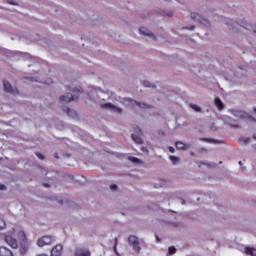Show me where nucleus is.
I'll return each instance as SVG.
<instances>
[{"label": "nucleus", "instance_id": "22", "mask_svg": "<svg viewBox=\"0 0 256 256\" xmlns=\"http://www.w3.org/2000/svg\"><path fill=\"white\" fill-rule=\"evenodd\" d=\"M143 85H144L145 87L151 88V89H155V88H156V86H155L154 84H152L151 82H149L148 80H145V81L143 82Z\"/></svg>", "mask_w": 256, "mask_h": 256}, {"label": "nucleus", "instance_id": "40", "mask_svg": "<svg viewBox=\"0 0 256 256\" xmlns=\"http://www.w3.org/2000/svg\"><path fill=\"white\" fill-rule=\"evenodd\" d=\"M118 243H119V240L117 238H115L114 239V246L117 247Z\"/></svg>", "mask_w": 256, "mask_h": 256}, {"label": "nucleus", "instance_id": "30", "mask_svg": "<svg viewBox=\"0 0 256 256\" xmlns=\"http://www.w3.org/2000/svg\"><path fill=\"white\" fill-rule=\"evenodd\" d=\"M229 127H231L232 129H241V126L237 124H229Z\"/></svg>", "mask_w": 256, "mask_h": 256}, {"label": "nucleus", "instance_id": "13", "mask_svg": "<svg viewBox=\"0 0 256 256\" xmlns=\"http://www.w3.org/2000/svg\"><path fill=\"white\" fill-rule=\"evenodd\" d=\"M63 112L68 115V117H71V119H77V112L71 108H63Z\"/></svg>", "mask_w": 256, "mask_h": 256}, {"label": "nucleus", "instance_id": "4", "mask_svg": "<svg viewBox=\"0 0 256 256\" xmlns=\"http://www.w3.org/2000/svg\"><path fill=\"white\" fill-rule=\"evenodd\" d=\"M18 238L21 241V248H20V253H27L28 249V243H27V235H25L24 231H20L18 233Z\"/></svg>", "mask_w": 256, "mask_h": 256}, {"label": "nucleus", "instance_id": "25", "mask_svg": "<svg viewBox=\"0 0 256 256\" xmlns=\"http://www.w3.org/2000/svg\"><path fill=\"white\" fill-rule=\"evenodd\" d=\"M177 253V248L175 246H170L168 248V255H175Z\"/></svg>", "mask_w": 256, "mask_h": 256}, {"label": "nucleus", "instance_id": "46", "mask_svg": "<svg viewBox=\"0 0 256 256\" xmlns=\"http://www.w3.org/2000/svg\"><path fill=\"white\" fill-rule=\"evenodd\" d=\"M178 227H183V224L182 223H178Z\"/></svg>", "mask_w": 256, "mask_h": 256}, {"label": "nucleus", "instance_id": "26", "mask_svg": "<svg viewBox=\"0 0 256 256\" xmlns=\"http://www.w3.org/2000/svg\"><path fill=\"white\" fill-rule=\"evenodd\" d=\"M136 135H143V130L139 126L134 127Z\"/></svg>", "mask_w": 256, "mask_h": 256}, {"label": "nucleus", "instance_id": "24", "mask_svg": "<svg viewBox=\"0 0 256 256\" xmlns=\"http://www.w3.org/2000/svg\"><path fill=\"white\" fill-rule=\"evenodd\" d=\"M170 161L173 165H178L180 159L177 156H170Z\"/></svg>", "mask_w": 256, "mask_h": 256}, {"label": "nucleus", "instance_id": "29", "mask_svg": "<svg viewBox=\"0 0 256 256\" xmlns=\"http://www.w3.org/2000/svg\"><path fill=\"white\" fill-rule=\"evenodd\" d=\"M36 156L38 157V159H40L41 161H43L45 159V156L39 152H36Z\"/></svg>", "mask_w": 256, "mask_h": 256}, {"label": "nucleus", "instance_id": "1", "mask_svg": "<svg viewBox=\"0 0 256 256\" xmlns=\"http://www.w3.org/2000/svg\"><path fill=\"white\" fill-rule=\"evenodd\" d=\"M139 33H140V35H142V37H143V39H145V41H148V42L157 41V35L145 26H142L139 28Z\"/></svg>", "mask_w": 256, "mask_h": 256}, {"label": "nucleus", "instance_id": "18", "mask_svg": "<svg viewBox=\"0 0 256 256\" xmlns=\"http://www.w3.org/2000/svg\"><path fill=\"white\" fill-rule=\"evenodd\" d=\"M142 135H137V134H131V138L138 144L142 145L143 143V138H141Z\"/></svg>", "mask_w": 256, "mask_h": 256}, {"label": "nucleus", "instance_id": "39", "mask_svg": "<svg viewBox=\"0 0 256 256\" xmlns=\"http://www.w3.org/2000/svg\"><path fill=\"white\" fill-rule=\"evenodd\" d=\"M43 186L46 187L47 189H49V187H51V185L49 183H43Z\"/></svg>", "mask_w": 256, "mask_h": 256}, {"label": "nucleus", "instance_id": "48", "mask_svg": "<svg viewBox=\"0 0 256 256\" xmlns=\"http://www.w3.org/2000/svg\"><path fill=\"white\" fill-rule=\"evenodd\" d=\"M252 137H253V139H255V141H256V134H253V136H252Z\"/></svg>", "mask_w": 256, "mask_h": 256}, {"label": "nucleus", "instance_id": "8", "mask_svg": "<svg viewBox=\"0 0 256 256\" xmlns=\"http://www.w3.org/2000/svg\"><path fill=\"white\" fill-rule=\"evenodd\" d=\"M127 101L131 105H136L140 109H152V107H153V106H151V105H149V104H147L145 102L134 100L133 98H127Z\"/></svg>", "mask_w": 256, "mask_h": 256}, {"label": "nucleus", "instance_id": "20", "mask_svg": "<svg viewBox=\"0 0 256 256\" xmlns=\"http://www.w3.org/2000/svg\"><path fill=\"white\" fill-rule=\"evenodd\" d=\"M238 141L239 143H243V145H247L251 143V138L240 137Z\"/></svg>", "mask_w": 256, "mask_h": 256}, {"label": "nucleus", "instance_id": "36", "mask_svg": "<svg viewBox=\"0 0 256 256\" xmlns=\"http://www.w3.org/2000/svg\"><path fill=\"white\" fill-rule=\"evenodd\" d=\"M42 173L45 175V177H47V175H49V171H47L45 169L42 170Z\"/></svg>", "mask_w": 256, "mask_h": 256}, {"label": "nucleus", "instance_id": "7", "mask_svg": "<svg viewBox=\"0 0 256 256\" xmlns=\"http://www.w3.org/2000/svg\"><path fill=\"white\" fill-rule=\"evenodd\" d=\"M79 99V95H73L70 93H66L65 95L60 96V103H71V101H77Z\"/></svg>", "mask_w": 256, "mask_h": 256}, {"label": "nucleus", "instance_id": "41", "mask_svg": "<svg viewBox=\"0 0 256 256\" xmlns=\"http://www.w3.org/2000/svg\"><path fill=\"white\" fill-rule=\"evenodd\" d=\"M113 251L116 253V255H119V252H117V246L113 247Z\"/></svg>", "mask_w": 256, "mask_h": 256}, {"label": "nucleus", "instance_id": "38", "mask_svg": "<svg viewBox=\"0 0 256 256\" xmlns=\"http://www.w3.org/2000/svg\"><path fill=\"white\" fill-rule=\"evenodd\" d=\"M10 5H18L17 2H14L13 0L8 1Z\"/></svg>", "mask_w": 256, "mask_h": 256}, {"label": "nucleus", "instance_id": "44", "mask_svg": "<svg viewBox=\"0 0 256 256\" xmlns=\"http://www.w3.org/2000/svg\"><path fill=\"white\" fill-rule=\"evenodd\" d=\"M48 179H49V181H53L55 179V177L51 176Z\"/></svg>", "mask_w": 256, "mask_h": 256}, {"label": "nucleus", "instance_id": "32", "mask_svg": "<svg viewBox=\"0 0 256 256\" xmlns=\"http://www.w3.org/2000/svg\"><path fill=\"white\" fill-rule=\"evenodd\" d=\"M184 29H187L188 31H194L195 30V25L186 26V27H184Z\"/></svg>", "mask_w": 256, "mask_h": 256}, {"label": "nucleus", "instance_id": "43", "mask_svg": "<svg viewBox=\"0 0 256 256\" xmlns=\"http://www.w3.org/2000/svg\"><path fill=\"white\" fill-rule=\"evenodd\" d=\"M75 91L76 93H81V90H77V89L72 90L73 93H75Z\"/></svg>", "mask_w": 256, "mask_h": 256}, {"label": "nucleus", "instance_id": "34", "mask_svg": "<svg viewBox=\"0 0 256 256\" xmlns=\"http://www.w3.org/2000/svg\"><path fill=\"white\" fill-rule=\"evenodd\" d=\"M199 153H207V148H200Z\"/></svg>", "mask_w": 256, "mask_h": 256}, {"label": "nucleus", "instance_id": "5", "mask_svg": "<svg viewBox=\"0 0 256 256\" xmlns=\"http://www.w3.org/2000/svg\"><path fill=\"white\" fill-rule=\"evenodd\" d=\"M51 243H55V236H43L37 241L38 247H45V245H51Z\"/></svg>", "mask_w": 256, "mask_h": 256}, {"label": "nucleus", "instance_id": "6", "mask_svg": "<svg viewBox=\"0 0 256 256\" xmlns=\"http://www.w3.org/2000/svg\"><path fill=\"white\" fill-rule=\"evenodd\" d=\"M3 87L6 93H10L11 95H19V90L17 89V87H13V85H11L9 81L3 80Z\"/></svg>", "mask_w": 256, "mask_h": 256}, {"label": "nucleus", "instance_id": "31", "mask_svg": "<svg viewBox=\"0 0 256 256\" xmlns=\"http://www.w3.org/2000/svg\"><path fill=\"white\" fill-rule=\"evenodd\" d=\"M110 189H111V191H117V189H119V187L116 184H111Z\"/></svg>", "mask_w": 256, "mask_h": 256}, {"label": "nucleus", "instance_id": "45", "mask_svg": "<svg viewBox=\"0 0 256 256\" xmlns=\"http://www.w3.org/2000/svg\"><path fill=\"white\" fill-rule=\"evenodd\" d=\"M11 235H15V228L12 229Z\"/></svg>", "mask_w": 256, "mask_h": 256}, {"label": "nucleus", "instance_id": "11", "mask_svg": "<svg viewBox=\"0 0 256 256\" xmlns=\"http://www.w3.org/2000/svg\"><path fill=\"white\" fill-rule=\"evenodd\" d=\"M75 256H91V251H89L87 248H81L78 247L74 250Z\"/></svg>", "mask_w": 256, "mask_h": 256}, {"label": "nucleus", "instance_id": "53", "mask_svg": "<svg viewBox=\"0 0 256 256\" xmlns=\"http://www.w3.org/2000/svg\"><path fill=\"white\" fill-rule=\"evenodd\" d=\"M254 112L256 113V107L253 108Z\"/></svg>", "mask_w": 256, "mask_h": 256}, {"label": "nucleus", "instance_id": "14", "mask_svg": "<svg viewBox=\"0 0 256 256\" xmlns=\"http://www.w3.org/2000/svg\"><path fill=\"white\" fill-rule=\"evenodd\" d=\"M175 147H176V149H178V151H187V149H189V146H187V144H185L181 141H176Z\"/></svg>", "mask_w": 256, "mask_h": 256}, {"label": "nucleus", "instance_id": "52", "mask_svg": "<svg viewBox=\"0 0 256 256\" xmlns=\"http://www.w3.org/2000/svg\"><path fill=\"white\" fill-rule=\"evenodd\" d=\"M182 205H185V200H182Z\"/></svg>", "mask_w": 256, "mask_h": 256}, {"label": "nucleus", "instance_id": "55", "mask_svg": "<svg viewBox=\"0 0 256 256\" xmlns=\"http://www.w3.org/2000/svg\"><path fill=\"white\" fill-rule=\"evenodd\" d=\"M30 81H33V78H28Z\"/></svg>", "mask_w": 256, "mask_h": 256}, {"label": "nucleus", "instance_id": "16", "mask_svg": "<svg viewBox=\"0 0 256 256\" xmlns=\"http://www.w3.org/2000/svg\"><path fill=\"white\" fill-rule=\"evenodd\" d=\"M214 103H215L217 109H219V111L225 109V104L223 103V101H221L220 98H216V99L214 100Z\"/></svg>", "mask_w": 256, "mask_h": 256}, {"label": "nucleus", "instance_id": "47", "mask_svg": "<svg viewBox=\"0 0 256 256\" xmlns=\"http://www.w3.org/2000/svg\"><path fill=\"white\" fill-rule=\"evenodd\" d=\"M92 101H95V103H97V99L91 98Z\"/></svg>", "mask_w": 256, "mask_h": 256}, {"label": "nucleus", "instance_id": "42", "mask_svg": "<svg viewBox=\"0 0 256 256\" xmlns=\"http://www.w3.org/2000/svg\"><path fill=\"white\" fill-rule=\"evenodd\" d=\"M155 238H156L157 243H161V239L159 238V236L156 235Z\"/></svg>", "mask_w": 256, "mask_h": 256}, {"label": "nucleus", "instance_id": "50", "mask_svg": "<svg viewBox=\"0 0 256 256\" xmlns=\"http://www.w3.org/2000/svg\"><path fill=\"white\" fill-rule=\"evenodd\" d=\"M228 119H229L230 121H233V118H232V117H228Z\"/></svg>", "mask_w": 256, "mask_h": 256}, {"label": "nucleus", "instance_id": "19", "mask_svg": "<svg viewBox=\"0 0 256 256\" xmlns=\"http://www.w3.org/2000/svg\"><path fill=\"white\" fill-rule=\"evenodd\" d=\"M244 251H245L246 255L256 256L255 248L246 247Z\"/></svg>", "mask_w": 256, "mask_h": 256}, {"label": "nucleus", "instance_id": "37", "mask_svg": "<svg viewBox=\"0 0 256 256\" xmlns=\"http://www.w3.org/2000/svg\"><path fill=\"white\" fill-rule=\"evenodd\" d=\"M169 151H170V153H175V148L172 147V146H170V147H169Z\"/></svg>", "mask_w": 256, "mask_h": 256}, {"label": "nucleus", "instance_id": "2", "mask_svg": "<svg viewBox=\"0 0 256 256\" xmlns=\"http://www.w3.org/2000/svg\"><path fill=\"white\" fill-rule=\"evenodd\" d=\"M127 243L132 247L134 253H141V242H139V237L130 235L128 236Z\"/></svg>", "mask_w": 256, "mask_h": 256}, {"label": "nucleus", "instance_id": "56", "mask_svg": "<svg viewBox=\"0 0 256 256\" xmlns=\"http://www.w3.org/2000/svg\"><path fill=\"white\" fill-rule=\"evenodd\" d=\"M219 164L221 165V164H223V162H222V161H220V162H219Z\"/></svg>", "mask_w": 256, "mask_h": 256}, {"label": "nucleus", "instance_id": "15", "mask_svg": "<svg viewBox=\"0 0 256 256\" xmlns=\"http://www.w3.org/2000/svg\"><path fill=\"white\" fill-rule=\"evenodd\" d=\"M0 256H13V252L5 246L0 247Z\"/></svg>", "mask_w": 256, "mask_h": 256}, {"label": "nucleus", "instance_id": "57", "mask_svg": "<svg viewBox=\"0 0 256 256\" xmlns=\"http://www.w3.org/2000/svg\"><path fill=\"white\" fill-rule=\"evenodd\" d=\"M169 15V17H171V14H168Z\"/></svg>", "mask_w": 256, "mask_h": 256}, {"label": "nucleus", "instance_id": "49", "mask_svg": "<svg viewBox=\"0 0 256 256\" xmlns=\"http://www.w3.org/2000/svg\"><path fill=\"white\" fill-rule=\"evenodd\" d=\"M252 147H253V149H256V144H253Z\"/></svg>", "mask_w": 256, "mask_h": 256}, {"label": "nucleus", "instance_id": "17", "mask_svg": "<svg viewBox=\"0 0 256 256\" xmlns=\"http://www.w3.org/2000/svg\"><path fill=\"white\" fill-rule=\"evenodd\" d=\"M128 161H131V163H134V165H143V160L137 157L129 156Z\"/></svg>", "mask_w": 256, "mask_h": 256}, {"label": "nucleus", "instance_id": "12", "mask_svg": "<svg viewBox=\"0 0 256 256\" xmlns=\"http://www.w3.org/2000/svg\"><path fill=\"white\" fill-rule=\"evenodd\" d=\"M5 241L12 249H17L18 244H17V239L13 238L11 235H6L5 236Z\"/></svg>", "mask_w": 256, "mask_h": 256}, {"label": "nucleus", "instance_id": "10", "mask_svg": "<svg viewBox=\"0 0 256 256\" xmlns=\"http://www.w3.org/2000/svg\"><path fill=\"white\" fill-rule=\"evenodd\" d=\"M50 256H63V245L57 244L53 247Z\"/></svg>", "mask_w": 256, "mask_h": 256}, {"label": "nucleus", "instance_id": "23", "mask_svg": "<svg viewBox=\"0 0 256 256\" xmlns=\"http://www.w3.org/2000/svg\"><path fill=\"white\" fill-rule=\"evenodd\" d=\"M201 141H206V143H221V141L211 138H202Z\"/></svg>", "mask_w": 256, "mask_h": 256}, {"label": "nucleus", "instance_id": "21", "mask_svg": "<svg viewBox=\"0 0 256 256\" xmlns=\"http://www.w3.org/2000/svg\"><path fill=\"white\" fill-rule=\"evenodd\" d=\"M190 107H191V109L196 111V113H201V111H202L201 107L197 104H190Z\"/></svg>", "mask_w": 256, "mask_h": 256}, {"label": "nucleus", "instance_id": "28", "mask_svg": "<svg viewBox=\"0 0 256 256\" xmlns=\"http://www.w3.org/2000/svg\"><path fill=\"white\" fill-rule=\"evenodd\" d=\"M6 225H7V224L5 223V220H3V219L0 218V230H1V229H5Z\"/></svg>", "mask_w": 256, "mask_h": 256}, {"label": "nucleus", "instance_id": "54", "mask_svg": "<svg viewBox=\"0 0 256 256\" xmlns=\"http://www.w3.org/2000/svg\"><path fill=\"white\" fill-rule=\"evenodd\" d=\"M239 165H243V162L240 161V162H239Z\"/></svg>", "mask_w": 256, "mask_h": 256}, {"label": "nucleus", "instance_id": "33", "mask_svg": "<svg viewBox=\"0 0 256 256\" xmlns=\"http://www.w3.org/2000/svg\"><path fill=\"white\" fill-rule=\"evenodd\" d=\"M141 152L142 153H149V150H147V148L145 146L141 147Z\"/></svg>", "mask_w": 256, "mask_h": 256}, {"label": "nucleus", "instance_id": "3", "mask_svg": "<svg viewBox=\"0 0 256 256\" xmlns=\"http://www.w3.org/2000/svg\"><path fill=\"white\" fill-rule=\"evenodd\" d=\"M101 109H107L108 111H111V113H116L117 115H123V108L112 104L111 102L108 103H100Z\"/></svg>", "mask_w": 256, "mask_h": 256}, {"label": "nucleus", "instance_id": "51", "mask_svg": "<svg viewBox=\"0 0 256 256\" xmlns=\"http://www.w3.org/2000/svg\"><path fill=\"white\" fill-rule=\"evenodd\" d=\"M38 256H47L46 254H39Z\"/></svg>", "mask_w": 256, "mask_h": 256}, {"label": "nucleus", "instance_id": "35", "mask_svg": "<svg viewBox=\"0 0 256 256\" xmlns=\"http://www.w3.org/2000/svg\"><path fill=\"white\" fill-rule=\"evenodd\" d=\"M7 187L4 184H0V191H5Z\"/></svg>", "mask_w": 256, "mask_h": 256}, {"label": "nucleus", "instance_id": "27", "mask_svg": "<svg viewBox=\"0 0 256 256\" xmlns=\"http://www.w3.org/2000/svg\"><path fill=\"white\" fill-rule=\"evenodd\" d=\"M201 165H207V167H215V163H205V162H200L198 167H201Z\"/></svg>", "mask_w": 256, "mask_h": 256}, {"label": "nucleus", "instance_id": "9", "mask_svg": "<svg viewBox=\"0 0 256 256\" xmlns=\"http://www.w3.org/2000/svg\"><path fill=\"white\" fill-rule=\"evenodd\" d=\"M191 19H193V21H197L198 23H201V25H207L209 23L207 19H205L203 16L195 12L191 13Z\"/></svg>", "mask_w": 256, "mask_h": 256}]
</instances>
